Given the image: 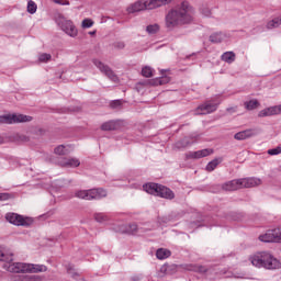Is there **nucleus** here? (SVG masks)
I'll return each instance as SVG.
<instances>
[{
    "mask_svg": "<svg viewBox=\"0 0 281 281\" xmlns=\"http://www.w3.org/2000/svg\"><path fill=\"white\" fill-rule=\"evenodd\" d=\"M261 243H281V228L269 229L266 234L259 236Z\"/></svg>",
    "mask_w": 281,
    "mask_h": 281,
    "instance_id": "0eeeda50",
    "label": "nucleus"
},
{
    "mask_svg": "<svg viewBox=\"0 0 281 281\" xmlns=\"http://www.w3.org/2000/svg\"><path fill=\"white\" fill-rule=\"evenodd\" d=\"M15 142H19L20 144H25V142H30V137L23 134H16Z\"/></svg>",
    "mask_w": 281,
    "mask_h": 281,
    "instance_id": "58836bf2",
    "label": "nucleus"
},
{
    "mask_svg": "<svg viewBox=\"0 0 281 281\" xmlns=\"http://www.w3.org/2000/svg\"><path fill=\"white\" fill-rule=\"evenodd\" d=\"M74 276H79L78 273H75Z\"/></svg>",
    "mask_w": 281,
    "mask_h": 281,
    "instance_id": "bf43d9fd",
    "label": "nucleus"
},
{
    "mask_svg": "<svg viewBox=\"0 0 281 281\" xmlns=\"http://www.w3.org/2000/svg\"><path fill=\"white\" fill-rule=\"evenodd\" d=\"M281 154V147L272 148L268 150V155H280Z\"/></svg>",
    "mask_w": 281,
    "mask_h": 281,
    "instance_id": "c03bdc74",
    "label": "nucleus"
},
{
    "mask_svg": "<svg viewBox=\"0 0 281 281\" xmlns=\"http://www.w3.org/2000/svg\"><path fill=\"white\" fill-rule=\"evenodd\" d=\"M114 47H116V49H124V47H126V44H124V42H117L114 44Z\"/></svg>",
    "mask_w": 281,
    "mask_h": 281,
    "instance_id": "09e8293b",
    "label": "nucleus"
},
{
    "mask_svg": "<svg viewBox=\"0 0 281 281\" xmlns=\"http://www.w3.org/2000/svg\"><path fill=\"white\" fill-rule=\"evenodd\" d=\"M156 196L167 199V201H172V199H175V191L164 184H160Z\"/></svg>",
    "mask_w": 281,
    "mask_h": 281,
    "instance_id": "9d476101",
    "label": "nucleus"
},
{
    "mask_svg": "<svg viewBox=\"0 0 281 281\" xmlns=\"http://www.w3.org/2000/svg\"><path fill=\"white\" fill-rule=\"evenodd\" d=\"M243 189V180L240 179H235L231 180L226 183L223 184V190H226L228 192H234L236 190Z\"/></svg>",
    "mask_w": 281,
    "mask_h": 281,
    "instance_id": "ddd939ff",
    "label": "nucleus"
},
{
    "mask_svg": "<svg viewBox=\"0 0 281 281\" xmlns=\"http://www.w3.org/2000/svg\"><path fill=\"white\" fill-rule=\"evenodd\" d=\"M55 155H66L65 145H59L54 149Z\"/></svg>",
    "mask_w": 281,
    "mask_h": 281,
    "instance_id": "a19ab883",
    "label": "nucleus"
},
{
    "mask_svg": "<svg viewBox=\"0 0 281 281\" xmlns=\"http://www.w3.org/2000/svg\"><path fill=\"white\" fill-rule=\"evenodd\" d=\"M77 199H83L85 201H100L106 196V190L104 189H90V190H79L75 192Z\"/></svg>",
    "mask_w": 281,
    "mask_h": 281,
    "instance_id": "7ed1b4c3",
    "label": "nucleus"
},
{
    "mask_svg": "<svg viewBox=\"0 0 281 281\" xmlns=\"http://www.w3.org/2000/svg\"><path fill=\"white\" fill-rule=\"evenodd\" d=\"M124 234H128L130 236H135V234H137V224L132 223L125 226Z\"/></svg>",
    "mask_w": 281,
    "mask_h": 281,
    "instance_id": "2f4dec72",
    "label": "nucleus"
},
{
    "mask_svg": "<svg viewBox=\"0 0 281 281\" xmlns=\"http://www.w3.org/2000/svg\"><path fill=\"white\" fill-rule=\"evenodd\" d=\"M38 60L40 63H49V60H52V54H47V53L41 54L38 56Z\"/></svg>",
    "mask_w": 281,
    "mask_h": 281,
    "instance_id": "4c0bfd02",
    "label": "nucleus"
},
{
    "mask_svg": "<svg viewBox=\"0 0 281 281\" xmlns=\"http://www.w3.org/2000/svg\"><path fill=\"white\" fill-rule=\"evenodd\" d=\"M227 221H238L240 218L235 212H231L226 215Z\"/></svg>",
    "mask_w": 281,
    "mask_h": 281,
    "instance_id": "37998d69",
    "label": "nucleus"
},
{
    "mask_svg": "<svg viewBox=\"0 0 281 281\" xmlns=\"http://www.w3.org/2000/svg\"><path fill=\"white\" fill-rule=\"evenodd\" d=\"M8 199H10L8 193H0V201H8Z\"/></svg>",
    "mask_w": 281,
    "mask_h": 281,
    "instance_id": "3c124183",
    "label": "nucleus"
},
{
    "mask_svg": "<svg viewBox=\"0 0 281 281\" xmlns=\"http://www.w3.org/2000/svg\"><path fill=\"white\" fill-rule=\"evenodd\" d=\"M244 105L247 111H254L255 109H258V106H260V102H258V100H250L246 101Z\"/></svg>",
    "mask_w": 281,
    "mask_h": 281,
    "instance_id": "c756f323",
    "label": "nucleus"
},
{
    "mask_svg": "<svg viewBox=\"0 0 281 281\" xmlns=\"http://www.w3.org/2000/svg\"><path fill=\"white\" fill-rule=\"evenodd\" d=\"M59 27L63 30V32H65L68 36H71L72 38H76V36H78V29H76V25H74V22L70 20H60Z\"/></svg>",
    "mask_w": 281,
    "mask_h": 281,
    "instance_id": "6e6552de",
    "label": "nucleus"
},
{
    "mask_svg": "<svg viewBox=\"0 0 281 281\" xmlns=\"http://www.w3.org/2000/svg\"><path fill=\"white\" fill-rule=\"evenodd\" d=\"M61 166H64V168H78V166H80V160L77 158H65L61 161Z\"/></svg>",
    "mask_w": 281,
    "mask_h": 281,
    "instance_id": "412c9836",
    "label": "nucleus"
},
{
    "mask_svg": "<svg viewBox=\"0 0 281 281\" xmlns=\"http://www.w3.org/2000/svg\"><path fill=\"white\" fill-rule=\"evenodd\" d=\"M224 38H225V34H223V32H215L210 35L209 41L210 43L218 44V43H223Z\"/></svg>",
    "mask_w": 281,
    "mask_h": 281,
    "instance_id": "393cba45",
    "label": "nucleus"
},
{
    "mask_svg": "<svg viewBox=\"0 0 281 281\" xmlns=\"http://www.w3.org/2000/svg\"><path fill=\"white\" fill-rule=\"evenodd\" d=\"M36 10H38V7L36 5V2L33 0H30L27 2V12L29 14H36Z\"/></svg>",
    "mask_w": 281,
    "mask_h": 281,
    "instance_id": "f704fd0d",
    "label": "nucleus"
},
{
    "mask_svg": "<svg viewBox=\"0 0 281 281\" xmlns=\"http://www.w3.org/2000/svg\"><path fill=\"white\" fill-rule=\"evenodd\" d=\"M142 274H136V276H133L132 278H131V280L132 281H140L142 280Z\"/></svg>",
    "mask_w": 281,
    "mask_h": 281,
    "instance_id": "603ef678",
    "label": "nucleus"
},
{
    "mask_svg": "<svg viewBox=\"0 0 281 281\" xmlns=\"http://www.w3.org/2000/svg\"><path fill=\"white\" fill-rule=\"evenodd\" d=\"M168 82H170V78L168 77H162L158 80V85H168Z\"/></svg>",
    "mask_w": 281,
    "mask_h": 281,
    "instance_id": "de8ad7c7",
    "label": "nucleus"
},
{
    "mask_svg": "<svg viewBox=\"0 0 281 281\" xmlns=\"http://www.w3.org/2000/svg\"><path fill=\"white\" fill-rule=\"evenodd\" d=\"M122 104H123V101L117 99V100L111 101L110 106L111 109H122Z\"/></svg>",
    "mask_w": 281,
    "mask_h": 281,
    "instance_id": "ea45409f",
    "label": "nucleus"
},
{
    "mask_svg": "<svg viewBox=\"0 0 281 281\" xmlns=\"http://www.w3.org/2000/svg\"><path fill=\"white\" fill-rule=\"evenodd\" d=\"M256 135V132L254 130H245L241 132H238L234 135V139H237V142H243L245 139H249L250 137H254Z\"/></svg>",
    "mask_w": 281,
    "mask_h": 281,
    "instance_id": "dca6fc26",
    "label": "nucleus"
},
{
    "mask_svg": "<svg viewBox=\"0 0 281 281\" xmlns=\"http://www.w3.org/2000/svg\"><path fill=\"white\" fill-rule=\"evenodd\" d=\"M54 3H57L58 5H69V0H53Z\"/></svg>",
    "mask_w": 281,
    "mask_h": 281,
    "instance_id": "49530a36",
    "label": "nucleus"
},
{
    "mask_svg": "<svg viewBox=\"0 0 281 281\" xmlns=\"http://www.w3.org/2000/svg\"><path fill=\"white\" fill-rule=\"evenodd\" d=\"M14 254L8 248L0 246V261L1 262H12Z\"/></svg>",
    "mask_w": 281,
    "mask_h": 281,
    "instance_id": "a211bd4d",
    "label": "nucleus"
},
{
    "mask_svg": "<svg viewBox=\"0 0 281 281\" xmlns=\"http://www.w3.org/2000/svg\"><path fill=\"white\" fill-rule=\"evenodd\" d=\"M214 154V149L205 148L198 151H189L186 154V159H203V157H210Z\"/></svg>",
    "mask_w": 281,
    "mask_h": 281,
    "instance_id": "1a4fd4ad",
    "label": "nucleus"
},
{
    "mask_svg": "<svg viewBox=\"0 0 281 281\" xmlns=\"http://www.w3.org/2000/svg\"><path fill=\"white\" fill-rule=\"evenodd\" d=\"M94 221L97 223H106L110 221V217L105 213H94Z\"/></svg>",
    "mask_w": 281,
    "mask_h": 281,
    "instance_id": "473e14b6",
    "label": "nucleus"
},
{
    "mask_svg": "<svg viewBox=\"0 0 281 281\" xmlns=\"http://www.w3.org/2000/svg\"><path fill=\"white\" fill-rule=\"evenodd\" d=\"M120 128V123L116 121H108L101 125V131H117Z\"/></svg>",
    "mask_w": 281,
    "mask_h": 281,
    "instance_id": "4be33fe9",
    "label": "nucleus"
},
{
    "mask_svg": "<svg viewBox=\"0 0 281 281\" xmlns=\"http://www.w3.org/2000/svg\"><path fill=\"white\" fill-rule=\"evenodd\" d=\"M142 10H146V1H136L132 5L127 7L128 14H135V12H142Z\"/></svg>",
    "mask_w": 281,
    "mask_h": 281,
    "instance_id": "6ab92c4d",
    "label": "nucleus"
},
{
    "mask_svg": "<svg viewBox=\"0 0 281 281\" xmlns=\"http://www.w3.org/2000/svg\"><path fill=\"white\" fill-rule=\"evenodd\" d=\"M8 223L11 225H16L18 227H30L34 220L32 217H24L23 215H19L16 213H8L5 215Z\"/></svg>",
    "mask_w": 281,
    "mask_h": 281,
    "instance_id": "20e7f679",
    "label": "nucleus"
},
{
    "mask_svg": "<svg viewBox=\"0 0 281 281\" xmlns=\"http://www.w3.org/2000/svg\"><path fill=\"white\" fill-rule=\"evenodd\" d=\"M281 25V18H274L269 21L266 25L267 30H274V27H280Z\"/></svg>",
    "mask_w": 281,
    "mask_h": 281,
    "instance_id": "7c9ffc66",
    "label": "nucleus"
},
{
    "mask_svg": "<svg viewBox=\"0 0 281 281\" xmlns=\"http://www.w3.org/2000/svg\"><path fill=\"white\" fill-rule=\"evenodd\" d=\"M0 144H3V138L0 136Z\"/></svg>",
    "mask_w": 281,
    "mask_h": 281,
    "instance_id": "6e6d98bb",
    "label": "nucleus"
},
{
    "mask_svg": "<svg viewBox=\"0 0 281 281\" xmlns=\"http://www.w3.org/2000/svg\"><path fill=\"white\" fill-rule=\"evenodd\" d=\"M191 271H195V273H207L209 269L205 266L195 265L192 266Z\"/></svg>",
    "mask_w": 281,
    "mask_h": 281,
    "instance_id": "c9c22d12",
    "label": "nucleus"
},
{
    "mask_svg": "<svg viewBox=\"0 0 281 281\" xmlns=\"http://www.w3.org/2000/svg\"><path fill=\"white\" fill-rule=\"evenodd\" d=\"M160 186L161 184L159 183L148 182L143 186V190L147 192V194H153L154 196H157Z\"/></svg>",
    "mask_w": 281,
    "mask_h": 281,
    "instance_id": "f3484780",
    "label": "nucleus"
},
{
    "mask_svg": "<svg viewBox=\"0 0 281 281\" xmlns=\"http://www.w3.org/2000/svg\"><path fill=\"white\" fill-rule=\"evenodd\" d=\"M190 138H191V139H194V138H195V136H190Z\"/></svg>",
    "mask_w": 281,
    "mask_h": 281,
    "instance_id": "13d9d810",
    "label": "nucleus"
},
{
    "mask_svg": "<svg viewBox=\"0 0 281 281\" xmlns=\"http://www.w3.org/2000/svg\"><path fill=\"white\" fill-rule=\"evenodd\" d=\"M159 30H160V26L157 23L149 24L146 26V32H147V34H150V35L157 34V32H159Z\"/></svg>",
    "mask_w": 281,
    "mask_h": 281,
    "instance_id": "72a5a7b5",
    "label": "nucleus"
},
{
    "mask_svg": "<svg viewBox=\"0 0 281 281\" xmlns=\"http://www.w3.org/2000/svg\"><path fill=\"white\" fill-rule=\"evenodd\" d=\"M82 27H86V29L93 27V20L85 19L82 21Z\"/></svg>",
    "mask_w": 281,
    "mask_h": 281,
    "instance_id": "79ce46f5",
    "label": "nucleus"
},
{
    "mask_svg": "<svg viewBox=\"0 0 281 281\" xmlns=\"http://www.w3.org/2000/svg\"><path fill=\"white\" fill-rule=\"evenodd\" d=\"M256 186H260V179L241 178V188H256Z\"/></svg>",
    "mask_w": 281,
    "mask_h": 281,
    "instance_id": "aec40b11",
    "label": "nucleus"
},
{
    "mask_svg": "<svg viewBox=\"0 0 281 281\" xmlns=\"http://www.w3.org/2000/svg\"><path fill=\"white\" fill-rule=\"evenodd\" d=\"M175 0H146V10H155L161 8L162 5H169V3Z\"/></svg>",
    "mask_w": 281,
    "mask_h": 281,
    "instance_id": "4468645a",
    "label": "nucleus"
},
{
    "mask_svg": "<svg viewBox=\"0 0 281 281\" xmlns=\"http://www.w3.org/2000/svg\"><path fill=\"white\" fill-rule=\"evenodd\" d=\"M194 21V8L190 2L182 1L178 9H171L166 15V27L175 30L179 25H188Z\"/></svg>",
    "mask_w": 281,
    "mask_h": 281,
    "instance_id": "f257e3e1",
    "label": "nucleus"
},
{
    "mask_svg": "<svg viewBox=\"0 0 281 281\" xmlns=\"http://www.w3.org/2000/svg\"><path fill=\"white\" fill-rule=\"evenodd\" d=\"M90 34H91V35L95 34V31H93V32H90Z\"/></svg>",
    "mask_w": 281,
    "mask_h": 281,
    "instance_id": "4d7b16f0",
    "label": "nucleus"
},
{
    "mask_svg": "<svg viewBox=\"0 0 281 281\" xmlns=\"http://www.w3.org/2000/svg\"><path fill=\"white\" fill-rule=\"evenodd\" d=\"M193 144V142H190V138L184 137L176 143V148L181 150V148H188V146H192Z\"/></svg>",
    "mask_w": 281,
    "mask_h": 281,
    "instance_id": "bb28decb",
    "label": "nucleus"
},
{
    "mask_svg": "<svg viewBox=\"0 0 281 281\" xmlns=\"http://www.w3.org/2000/svg\"><path fill=\"white\" fill-rule=\"evenodd\" d=\"M14 281H41L38 276L34 274H18L13 278Z\"/></svg>",
    "mask_w": 281,
    "mask_h": 281,
    "instance_id": "b1692460",
    "label": "nucleus"
},
{
    "mask_svg": "<svg viewBox=\"0 0 281 281\" xmlns=\"http://www.w3.org/2000/svg\"><path fill=\"white\" fill-rule=\"evenodd\" d=\"M142 76H144V78H153V68L145 66L142 69Z\"/></svg>",
    "mask_w": 281,
    "mask_h": 281,
    "instance_id": "e433bc0d",
    "label": "nucleus"
},
{
    "mask_svg": "<svg viewBox=\"0 0 281 281\" xmlns=\"http://www.w3.org/2000/svg\"><path fill=\"white\" fill-rule=\"evenodd\" d=\"M158 223H159L160 225H164V223H168V218H166V217H159V218H158Z\"/></svg>",
    "mask_w": 281,
    "mask_h": 281,
    "instance_id": "864d4df0",
    "label": "nucleus"
},
{
    "mask_svg": "<svg viewBox=\"0 0 281 281\" xmlns=\"http://www.w3.org/2000/svg\"><path fill=\"white\" fill-rule=\"evenodd\" d=\"M227 111H228V112L236 113V108H228Z\"/></svg>",
    "mask_w": 281,
    "mask_h": 281,
    "instance_id": "5fc2aeb1",
    "label": "nucleus"
},
{
    "mask_svg": "<svg viewBox=\"0 0 281 281\" xmlns=\"http://www.w3.org/2000/svg\"><path fill=\"white\" fill-rule=\"evenodd\" d=\"M30 267H31L30 273H43V272L47 271V266H45V265L31 263Z\"/></svg>",
    "mask_w": 281,
    "mask_h": 281,
    "instance_id": "c85d7f7f",
    "label": "nucleus"
},
{
    "mask_svg": "<svg viewBox=\"0 0 281 281\" xmlns=\"http://www.w3.org/2000/svg\"><path fill=\"white\" fill-rule=\"evenodd\" d=\"M172 256V252L167 248H158L156 251V258L158 260H166V258H170Z\"/></svg>",
    "mask_w": 281,
    "mask_h": 281,
    "instance_id": "5701e85b",
    "label": "nucleus"
},
{
    "mask_svg": "<svg viewBox=\"0 0 281 281\" xmlns=\"http://www.w3.org/2000/svg\"><path fill=\"white\" fill-rule=\"evenodd\" d=\"M221 58L224 63L232 65V63H234L236 60V53L235 52H225Z\"/></svg>",
    "mask_w": 281,
    "mask_h": 281,
    "instance_id": "a878e982",
    "label": "nucleus"
},
{
    "mask_svg": "<svg viewBox=\"0 0 281 281\" xmlns=\"http://www.w3.org/2000/svg\"><path fill=\"white\" fill-rule=\"evenodd\" d=\"M280 113L281 105H274L259 111L258 117H270L271 115H280Z\"/></svg>",
    "mask_w": 281,
    "mask_h": 281,
    "instance_id": "9b49d317",
    "label": "nucleus"
},
{
    "mask_svg": "<svg viewBox=\"0 0 281 281\" xmlns=\"http://www.w3.org/2000/svg\"><path fill=\"white\" fill-rule=\"evenodd\" d=\"M21 122H32V116L25 114H8L0 116V124H20Z\"/></svg>",
    "mask_w": 281,
    "mask_h": 281,
    "instance_id": "39448f33",
    "label": "nucleus"
},
{
    "mask_svg": "<svg viewBox=\"0 0 281 281\" xmlns=\"http://www.w3.org/2000/svg\"><path fill=\"white\" fill-rule=\"evenodd\" d=\"M221 161H223V159H218V158H215L213 160H211L206 167H205V170L206 172H214V170H216L218 164H221Z\"/></svg>",
    "mask_w": 281,
    "mask_h": 281,
    "instance_id": "cd10ccee",
    "label": "nucleus"
},
{
    "mask_svg": "<svg viewBox=\"0 0 281 281\" xmlns=\"http://www.w3.org/2000/svg\"><path fill=\"white\" fill-rule=\"evenodd\" d=\"M201 12L204 16H211L212 15V11L210 10V8H202Z\"/></svg>",
    "mask_w": 281,
    "mask_h": 281,
    "instance_id": "a18cd8bd",
    "label": "nucleus"
},
{
    "mask_svg": "<svg viewBox=\"0 0 281 281\" xmlns=\"http://www.w3.org/2000/svg\"><path fill=\"white\" fill-rule=\"evenodd\" d=\"M93 65L95 66L97 69L101 71L109 80H112V82H117L119 78L117 75L109 67V65H105L102 63L100 59H92Z\"/></svg>",
    "mask_w": 281,
    "mask_h": 281,
    "instance_id": "423d86ee",
    "label": "nucleus"
},
{
    "mask_svg": "<svg viewBox=\"0 0 281 281\" xmlns=\"http://www.w3.org/2000/svg\"><path fill=\"white\" fill-rule=\"evenodd\" d=\"M251 265L258 269H281V262L269 252H257L249 258Z\"/></svg>",
    "mask_w": 281,
    "mask_h": 281,
    "instance_id": "f03ea898",
    "label": "nucleus"
},
{
    "mask_svg": "<svg viewBox=\"0 0 281 281\" xmlns=\"http://www.w3.org/2000/svg\"><path fill=\"white\" fill-rule=\"evenodd\" d=\"M31 263L16 262L11 266L13 273H30Z\"/></svg>",
    "mask_w": 281,
    "mask_h": 281,
    "instance_id": "2eb2a0df",
    "label": "nucleus"
},
{
    "mask_svg": "<svg viewBox=\"0 0 281 281\" xmlns=\"http://www.w3.org/2000/svg\"><path fill=\"white\" fill-rule=\"evenodd\" d=\"M218 109V104L205 102L204 104L198 106V112L200 115H207L210 113H214Z\"/></svg>",
    "mask_w": 281,
    "mask_h": 281,
    "instance_id": "f8f14e48",
    "label": "nucleus"
},
{
    "mask_svg": "<svg viewBox=\"0 0 281 281\" xmlns=\"http://www.w3.org/2000/svg\"><path fill=\"white\" fill-rule=\"evenodd\" d=\"M168 269H170V266L164 265L160 267V273H168Z\"/></svg>",
    "mask_w": 281,
    "mask_h": 281,
    "instance_id": "8fccbe9b",
    "label": "nucleus"
}]
</instances>
